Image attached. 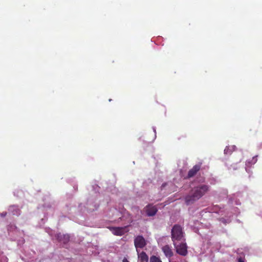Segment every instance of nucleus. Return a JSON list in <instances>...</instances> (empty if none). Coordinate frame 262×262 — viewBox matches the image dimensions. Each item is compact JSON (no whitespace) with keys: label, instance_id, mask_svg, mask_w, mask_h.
<instances>
[{"label":"nucleus","instance_id":"39448f33","mask_svg":"<svg viewBox=\"0 0 262 262\" xmlns=\"http://www.w3.org/2000/svg\"><path fill=\"white\" fill-rule=\"evenodd\" d=\"M174 247L176 248L177 252L179 254L182 256H186L187 254V246L186 243H182L179 245H177L176 244Z\"/></svg>","mask_w":262,"mask_h":262},{"label":"nucleus","instance_id":"0eeeda50","mask_svg":"<svg viewBox=\"0 0 262 262\" xmlns=\"http://www.w3.org/2000/svg\"><path fill=\"white\" fill-rule=\"evenodd\" d=\"M201 166V163H199V164L195 165L188 171V174L186 178L190 179L195 176L197 172L200 170Z\"/></svg>","mask_w":262,"mask_h":262},{"label":"nucleus","instance_id":"f03ea898","mask_svg":"<svg viewBox=\"0 0 262 262\" xmlns=\"http://www.w3.org/2000/svg\"><path fill=\"white\" fill-rule=\"evenodd\" d=\"M171 239L173 242L174 246H176V242H180L183 240L184 232L182 227L178 224L174 225L171 229Z\"/></svg>","mask_w":262,"mask_h":262},{"label":"nucleus","instance_id":"dca6fc26","mask_svg":"<svg viewBox=\"0 0 262 262\" xmlns=\"http://www.w3.org/2000/svg\"><path fill=\"white\" fill-rule=\"evenodd\" d=\"M7 215V212H3L1 214V216H3V217H5Z\"/></svg>","mask_w":262,"mask_h":262},{"label":"nucleus","instance_id":"4468645a","mask_svg":"<svg viewBox=\"0 0 262 262\" xmlns=\"http://www.w3.org/2000/svg\"><path fill=\"white\" fill-rule=\"evenodd\" d=\"M232 152V149H230V147H226L224 149V153L225 154H230Z\"/></svg>","mask_w":262,"mask_h":262},{"label":"nucleus","instance_id":"6e6552de","mask_svg":"<svg viewBox=\"0 0 262 262\" xmlns=\"http://www.w3.org/2000/svg\"><path fill=\"white\" fill-rule=\"evenodd\" d=\"M56 237L59 242L64 244H67L70 239V236L68 234H63L61 233L57 234Z\"/></svg>","mask_w":262,"mask_h":262},{"label":"nucleus","instance_id":"f257e3e1","mask_svg":"<svg viewBox=\"0 0 262 262\" xmlns=\"http://www.w3.org/2000/svg\"><path fill=\"white\" fill-rule=\"evenodd\" d=\"M209 190V186L205 184H200L194 187L191 190L189 194L185 198L187 205L194 203L204 196Z\"/></svg>","mask_w":262,"mask_h":262},{"label":"nucleus","instance_id":"1a4fd4ad","mask_svg":"<svg viewBox=\"0 0 262 262\" xmlns=\"http://www.w3.org/2000/svg\"><path fill=\"white\" fill-rule=\"evenodd\" d=\"M162 251L164 252L165 255L167 257H171L173 255V252L168 245H165L163 247Z\"/></svg>","mask_w":262,"mask_h":262},{"label":"nucleus","instance_id":"9d476101","mask_svg":"<svg viewBox=\"0 0 262 262\" xmlns=\"http://www.w3.org/2000/svg\"><path fill=\"white\" fill-rule=\"evenodd\" d=\"M138 255L139 262H148V256L145 252L142 251L140 253H138Z\"/></svg>","mask_w":262,"mask_h":262},{"label":"nucleus","instance_id":"f8f14e48","mask_svg":"<svg viewBox=\"0 0 262 262\" xmlns=\"http://www.w3.org/2000/svg\"><path fill=\"white\" fill-rule=\"evenodd\" d=\"M149 262H162V261L159 257L152 255L150 257Z\"/></svg>","mask_w":262,"mask_h":262},{"label":"nucleus","instance_id":"9b49d317","mask_svg":"<svg viewBox=\"0 0 262 262\" xmlns=\"http://www.w3.org/2000/svg\"><path fill=\"white\" fill-rule=\"evenodd\" d=\"M258 156H255L251 159H249L246 162V165L247 167H251L253 165L255 164L257 161Z\"/></svg>","mask_w":262,"mask_h":262},{"label":"nucleus","instance_id":"ddd939ff","mask_svg":"<svg viewBox=\"0 0 262 262\" xmlns=\"http://www.w3.org/2000/svg\"><path fill=\"white\" fill-rule=\"evenodd\" d=\"M13 215H19L20 214V210L18 208H15V209L13 210Z\"/></svg>","mask_w":262,"mask_h":262},{"label":"nucleus","instance_id":"2eb2a0df","mask_svg":"<svg viewBox=\"0 0 262 262\" xmlns=\"http://www.w3.org/2000/svg\"><path fill=\"white\" fill-rule=\"evenodd\" d=\"M238 262H245V261H244V260L243 259V258H242V257H239V258H238Z\"/></svg>","mask_w":262,"mask_h":262},{"label":"nucleus","instance_id":"20e7f679","mask_svg":"<svg viewBox=\"0 0 262 262\" xmlns=\"http://www.w3.org/2000/svg\"><path fill=\"white\" fill-rule=\"evenodd\" d=\"M144 211L146 212L147 216H153L156 215L158 211V208L156 206L151 204H148L144 208Z\"/></svg>","mask_w":262,"mask_h":262},{"label":"nucleus","instance_id":"7ed1b4c3","mask_svg":"<svg viewBox=\"0 0 262 262\" xmlns=\"http://www.w3.org/2000/svg\"><path fill=\"white\" fill-rule=\"evenodd\" d=\"M134 245L138 252V248H143L146 245L145 238L141 235H138L134 239Z\"/></svg>","mask_w":262,"mask_h":262},{"label":"nucleus","instance_id":"423d86ee","mask_svg":"<svg viewBox=\"0 0 262 262\" xmlns=\"http://www.w3.org/2000/svg\"><path fill=\"white\" fill-rule=\"evenodd\" d=\"M126 229V226L110 228V230L113 234L117 236H122L124 235L127 231Z\"/></svg>","mask_w":262,"mask_h":262},{"label":"nucleus","instance_id":"f3484780","mask_svg":"<svg viewBox=\"0 0 262 262\" xmlns=\"http://www.w3.org/2000/svg\"><path fill=\"white\" fill-rule=\"evenodd\" d=\"M123 262H129L126 258H124L123 260Z\"/></svg>","mask_w":262,"mask_h":262}]
</instances>
